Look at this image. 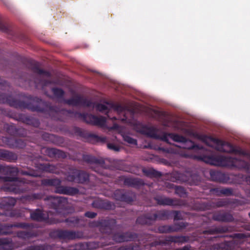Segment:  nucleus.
<instances>
[{
    "label": "nucleus",
    "instance_id": "nucleus-1",
    "mask_svg": "<svg viewBox=\"0 0 250 250\" xmlns=\"http://www.w3.org/2000/svg\"><path fill=\"white\" fill-rule=\"evenodd\" d=\"M41 157L40 156L34 157L30 156L31 165L36 168V169L35 170L31 168H27L26 170H19L16 167L0 165V172L3 175L0 176V179L4 182H17L20 184H24L28 183V181L25 180V179L19 178L18 177L19 173L22 175L34 177H40L42 172H47L56 174L60 173L59 164L54 165L49 163H40L38 161Z\"/></svg>",
    "mask_w": 250,
    "mask_h": 250
},
{
    "label": "nucleus",
    "instance_id": "nucleus-2",
    "mask_svg": "<svg viewBox=\"0 0 250 250\" xmlns=\"http://www.w3.org/2000/svg\"><path fill=\"white\" fill-rule=\"evenodd\" d=\"M38 98L40 100L41 103L42 102V104L40 103V104L38 103L37 105H40L43 110L34 111V112L44 113L50 116L55 114L57 115H62L66 117L65 119L74 118L100 127H103L105 125L106 120L105 117H97L91 114L82 113L72 110L62 109L59 111L58 107L56 106L51 105L50 103L43 101L41 98Z\"/></svg>",
    "mask_w": 250,
    "mask_h": 250
},
{
    "label": "nucleus",
    "instance_id": "nucleus-3",
    "mask_svg": "<svg viewBox=\"0 0 250 250\" xmlns=\"http://www.w3.org/2000/svg\"><path fill=\"white\" fill-rule=\"evenodd\" d=\"M173 216L174 221L183 220L181 212L179 210L167 209H153L146 212L137 217L136 224L141 225L152 226L156 221H165L170 219Z\"/></svg>",
    "mask_w": 250,
    "mask_h": 250
},
{
    "label": "nucleus",
    "instance_id": "nucleus-4",
    "mask_svg": "<svg viewBox=\"0 0 250 250\" xmlns=\"http://www.w3.org/2000/svg\"><path fill=\"white\" fill-rule=\"evenodd\" d=\"M44 194L42 192H33L22 196L21 199L27 202H33L43 199L44 201H49V207L54 209L57 213H61L65 207L67 199L61 196H48L44 198Z\"/></svg>",
    "mask_w": 250,
    "mask_h": 250
},
{
    "label": "nucleus",
    "instance_id": "nucleus-5",
    "mask_svg": "<svg viewBox=\"0 0 250 250\" xmlns=\"http://www.w3.org/2000/svg\"><path fill=\"white\" fill-rule=\"evenodd\" d=\"M41 102L38 97L31 99L28 102L17 100L12 96L0 93V104H7L9 106L21 110L27 109L31 111H42L38 103ZM42 104V102L41 103Z\"/></svg>",
    "mask_w": 250,
    "mask_h": 250
},
{
    "label": "nucleus",
    "instance_id": "nucleus-6",
    "mask_svg": "<svg viewBox=\"0 0 250 250\" xmlns=\"http://www.w3.org/2000/svg\"><path fill=\"white\" fill-rule=\"evenodd\" d=\"M208 159L207 163L222 167L241 168H246L248 166L245 161L230 156L211 155L208 157Z\"/></svg>",
    "mask_w": 250,
    "mask_h": 250
},
{
    "label": "nucleus",
    "instance_id": "nucleus-7",
    "mask_svg": "<svg viewBox=\"0 0 250 250\" xmlns=\"http://www.w3.org/2000/svg\"><path fill=\"white\" fill-rule=\"evenodd\" d=\"M190 237L188 236L183 235H168L165 237L153 241V242L146 245L145 248L146 249L150 250H155L153 248H157L160 246H167L170 245L172 243L181 244L190 242Z\"/></svg>",
    "mask_w": 250,
    "mask_h": 250
},
{
    "label": "nucleus",
    "instance_id": "nucleus-8",
    "mask_svg": "<svg viewBox=\"0 0 250 250\" xmlns=\"http://www.w3.org/2000/svg\"><path fill=\"white\" fill-rule=\"evenodd\" d=\"M1 114L10 118L21 122L28 125H31L35 127H38L40 125V121L30 116L24 114L20 113L16 114L10 109L0 108Z\"/></svg>",
    "mask_w": 250,
    "mask_h": 250
},
{
    "label": "nucleus",
    "instance_id": "nucleus-9",
    "mask_svg": "<svg viewBox=\"0 0 250 250\" xmlns=\"http://www.w3.org/2000/svg\"><path fill=\"white\" fill-rule=\"evenodd\" d=\"M50 236L67 242L76 239H82L84 237V234L83 231L80 230L58 229L51 231Z\"/></svg>",
    "mask_w": 250,
    "mask_h": 250
},
{
    "label": "nucleus",
    "instance_id": "nucleus-10",
    "mask_svg": "<svg viewBox=\"0 0 250 250\" xmlns=\"http://www.w3.org/2000/svg\"><path fill=\"white\" fill-rule=\"evenodd\" d=\"M64 175L65 180L69 182L84 184L89 180V174L87 172L76 168H69Z\"/></svg>",
    "mask_w": 250,
    "mask_h": 250
},
{
    "label": "nucleus",
    "instance_id": "nucleus-11",
    "mask_svg": "<svg viewBox=\"0 0 250 250\" xmlns=\"http://www.w3.org/2000/svg\"><path fill=\"white\" fill-rule=\"evenodd\" d=\"M116 225V220L114 219L108 218L100 219L91 223L90 226L98 227L103 233L110 234L114 229Z\"/></svg>",
    "mask_w": 250,
    "mask_h": 250
},
{
    "label": "nucleus",
    "instance_id": "nucleus-12",
    "mask_svg": "<svg viewBox=\"0 0 250 250\" xmlns=\"http://www.w3.org/2000/svg\"><path fill=\"white\" fill-rule=\"evenodd\" d=\"M30 216L32 220L38 222H43L49 225L56 224L59 222L58 219L56 217H49L48 214H44L43 210L40 208L31 210Z\"/></svg>",
    "mask_w": 250,
    "mask_h": 250
},
{
    "label": "nucleus",
    "instance_id": "nucleus-13",
    "mask_svg": "<svg viewBox=\"0 0 250 250\" xmlns=\"http://www.w3.org/2000/svg\"><path fill=\"white\" fill-rule=\"evenodd\" d=\"M153 199L159 206L179 207L185 206L186 204L184 200L176 198H171L160 194L156 195Z\"/></svg>",
    "mask_w": 250,
    "mask_h": 250
},
{
    "label": "nucleus",
    "instance_id": "nucleus-14",
    "mask_svg": "<svg viewBox=\"0 0 250 250\" xmlns=\"http://www.w3.org/2000/svg\"><path fill=\"white\" fill-rule=\"evenodd\" d=\"M168 136L174 142L184 143L185 146L183 147L185 148L195 150H203L204 149L202 146L194 144L193 141L188 140L187 138L183 136L173 133H169Z\"/></svg>",
    "mask_w": 250,
    "mask_h": 250
},
{
    "label": "nucleus",
    "instance_id": "nucleus-15",
    "mask_svg": "<svg viewBox=\"0 0 250 250\" xmlns=\"http://www.w3.org/2000/svg\"><path fill=\"white\" fill-rule=\"evenodd\" d=\"M216 239V237H210L201 243V248L205 250H211L212 249L218 250H231V243L230 242L226 241L224 243L213 245L212 242Z\"/></svg>",
    "mask_w": 250,
    "mask_h": 250
},
{
    "label": "nucleus",
    "instance_id": "nucleus-16",
    "mask_svg": "<svg viewBox=\"0 0 250 250\" xmlns=\"http://www.w3.org/2000/svg\"><path fill=\"white\" fill-rule=\"evenodd\" d=\"M177 180L181 183H185L190 186H197L199 184L201 178L197 174L186 172L184 173L178 174Z\"/></svg>",
    "mask_w": 250,
    "mask_h": 250
},
{
    "label": "nucleus",
    "instance_id": "nucleus-17",
    "mask_svg": "<svg viewBox=\"0 0 250 250\" xmlns=\"http://www.w3.org/2000/svg\"><path fill=\"white\" fill-rule=\"evenodd\" d=\"M113 244L112 242H105L101 243L100 242H88L86 243H79L73 246V250H85V249H96L99 248H102L104 246Z\"/></svg>",
    "mask_w": 250,
    "mask_h": 250
},
{
    "label": "nucleus",
    "instance_id": "nucleus-18",
    "mask_svg": "<svg viewBox=\"0 0 250 250\" xmlns=\"http://www.w3.org/2000/svg\"><path fill=\"white\" fill-rule=\"evenodd\" d=\"M64 102L68 105L74 106L81 105L83 106L91 107L93 105V102L90 100L78 95L74 98L65 100Z\"/></svg>",
    "mask_w": 250,
    "mask_h": 250
},
{
    "label": "nucleus",
    "instance_id": "nucleus-19",
    "mask_svg": "<svg viewBox=\"0 0 250 250\" xmlns=\"http://www.w3.org/2000/svg\"><path fill=\"white\" fill-rule=\"evenodd\" d=\"M17 223H25L27 224L28 225L25 228H20L21 229H25L26 230L18 231L17 233L18 237L26 240L35 237L37 235L36 232L33 230L34 225L32 223L25 222H18Z\"/></svg>",
    "mask_w": 250,
    "mask_h": 250
},
{
    "label": "nucleus",
    "instance_id": "nucleus-20",
    "mask_svg": "<svg viewBox=\"0 0 250 250\" xmlns=\"http://www.w3.org/2000/svg\"><path fill=\"white\" fill-rule=\"evenodd\" d=\"M28 226L27 224L25 223L3 224L0 223V235L11 234L12 232L11 229L12 228H25Z\"/></svg>",
    "mask_w": 250,
    "mask_h": 250
},
{
    "label": "nucleus",
    "instance_id": "nucleus-21",
    "mask_svg": "<svg viewBox=\"0 0 250 250\" xmlns=\"http://www.w3.org/2000/svg\"><path fill=\"white\" fill-rule=\"evenodd\" d=\"M18 155L12 151L7 149L0 148V160L13 163L18 160Z\"/></svg>",
    "mask_w": 250,
    "mask_h": 250
},
{
    "label": "nucleus",
    "instance_id": "nucleus-22",
    "mask_svg": "<svg viewBox=\"0 0 250 250\" xmlns=\"http://www.w3.org/2000/svg\"><path fill=\"white\" fill-rule=\"evenodd\" d=\"M92 206L94 208L105 210H111L115 208L114 204L111 202L100 199L94 200Z\"/></svg>",
    "mask_w": 250,
    "mask_h": 250
},
{
    "label": "nucleus",
    "instance_id": "nucleus-23",
    "mask_svg": "<svg viewBox=\"0 0 250 250\" xmlns=\"http://www.w3.org/2000/svg\"><path fill=\"white\" fill-rule=\"evenodd\" d=\"M75 131L80 136L94 140L96 142L105 143L106 142V138L105 137L99 136L95 134L86 132L80 128H76Z\"/></svg>",
    "mask_w": 250,
    "mask_h": 250
},
{
    "label": "nucleus",
    "instance_id": "nucleus-24",
    "mask_svg": "<svg viewBox=\"0 0 250 250\" xmlns=\"http://www.w3.org/2000/svg\"><path fill=\"white\" fill-rule=\"evenodd\" d=\"M209 173L210 178L213 181L225 184L229 179L227 175L219 171L210 170Z\"/></svg>",
    "mask_w": 250,
    "mask_h": 250
},
{
    "label": "nucleus",
    "instance_id": "nucleus-25",
    "mask_svg": "<svg viewBox=\"0 0 250 250\" xmlns=\"http://www.w3.org/2000/svg\"><path fill=\"white\" fill-rule=\"evenodd\" d=\"M212 219L214 221L222 222H232L234 220L233 215L229 212H216L213 214Z\"/></svg>",
    "mask_w": 250,
    "mask_h": 250
},
{
    "label": "nucleus",
    "instance_id": "nucleus-26",
    "mask_svg": "<svg viewBox=\"0 0 250 250\" xmlns=\"http://www.w3.org/2000/svg\"><path fill=\"white\" fill-rule=\"evenodd\" d=\"M229 230V228L227 226H212L203 230L202 233L203 234L213 235L227 232Z\"/></svg>",
    "mask_w": 250,
    "mask_h": 250
},
{
    "label": "nucleus",
    "instance_id": "nucleus-27",
    "mask_svg": "<svg viewBox=\"0 0 250 250\" xmlns=\"http://www.w3.org/2000/svg\"><path fill=\"white\" fill-rule=\"evenodd\" d=\"M124 184L128 187L139 188L145 185L144 181L139 178L123 177Z\"/></svg>",
    "mask_w": 250,
    "mask_h": 250
},
{
    "label": "nucleus",
    "instance_id": "nucleus-28",
    "mask_svg": "<svg viewBox=\"0 0 250 250\" xmlns=\"http://www.w3.org/2000/svg\"><path fill=\"white\" fill-rule=\"evenodd\" d=\"M45 153L50 158L57 157L65 159L67 157L66 153L65 152L55 148H46L45 149Z\"/></svg>",
    "mask_w": 250,
    "mask_h": 250
},
{
    "label": "nucleus",
    "instance_id": "nucleus-29",
    "mask_svg": "<svg viewBox=\"0 0 250 250\" xmlns=\"http://www.w3.org/2000/svg\"><path fill=\"white\" fill-rule=\"evenodd\" d=\"M216 142L218 145H220L222 146H227L228 147H229L230 148V150L229 152V153H234L244 156L246 155V153L245 151L243 150L240 148H236L229 143L226 142L219 139H216Z\"/></svg>",
    "mask_w": 250,
    "mask_h": 250
},
{
    "label": "nucleus",
    "instance_id": "nucleus-30",
    "mask_svg": "<svg viewBox=\"0 0 250 250\" xmlns=\"http://www.w3.org/2000/svg\"><path fill=\"white\" fill-rule=\"evenodd\" d=\"M79 189L76 187L62 186L58 190V193L67 195L69 196H75L78 194Z\"/></svg>",
    "mask_w": 250,
    "mask_h": 250
},
{
    "label": "nucleus",
    "instance_id": "nucleus-31",
    "mask_svg": "<svg viewBox=\"0 0 250 250\" xmlns=\"http://www.w3.org/2000/svg\"><path fill=\"white\" fill-rule=\"evenodd\" d=\"M42 184L45 186L55 187V192L58 193V189L62 186V180L59 178L44 179L42 180Z\"/></svg>",
    "mask_w": 250,
    "mask_h": 250
},
{
    "label": "nucleus",
    "instance_id": "nucleus-32",
    "mask_svg": "<svg viewBox=\"0 0 250 250\" xmlns=\"http://www.w3.org/2000/svg\"><path fill=\"white\" fill-rule=\"evenodd\" d=\"M240 201L237 199H220L214 203L216 208L226 207L230 205H239Z\"/></svg>",
    "mask_w": 250,
    "mask_h": 250
},
{
    "label": "nucleus",
    "instance_id": "nucleus-33",
    "mask_svg": "<svg viewBox=\"0 0 250 250\" xmlns=\"http://www.w3.org/2000/svg\"><path fill=\"white\" fill-rule=\"evenodd\" d=\"M140 132L145 135H146L148 137L152 138L154 139H159L160 135L157 134L158 129L154 126H143Z\"/></svg>",
    "mask_w": 250,
    "mask_h": 250
},
{
    "label": "nucleus",
    "instance_id": "nucleus-34",
    "mask_svg": "<svg viewBox=\"0 0 250 250\" xmlns=\"http://www.w3.org/2000/svg\"><path fill=\"white\" fill-rule=\"evenodd\" d=\"M83 159L84 162L89 164H95L103 167L104 161L103 159H99L91 155L83 154Z\"/></svg>",
    "mask_w": 250,
    "mask_h": 250
},
{
    "label": "nucleus",
    "instance_id": "nucleus-35",
    "mask_svg": "<svg viewBox=\"0 0 250 250\" xmlns=\"http://www.w3.org/2000/svg\"><path fill=\"white\" fill-rule=\"evenodd\" d=\"M16 200L13 197H6L2 199L0 202V208L3 210H9L16 204Z\"/></svg>",
    "mask_w": 250,
    "mask_h": 250
},
{
    "label": "nucleus",
    "instance_id": "nucleus-36",
    "mask_svg": "<svg viewBox=\"0 0 250 250\" xmlns=\"http://www.w3.org/2000/svg\"><path fill=\"white\" fill-rule=\"evenodd\" d=\"M125 242L129 241H133L139 237H145L146 238H150V235L147 233H144V234H138L135 232H131V231H126L125 232Z\"/></svg>",
    "mask_w": 250,
    "mask_h": 250
},
{
    "label": "nucleus",
    "instance_id": "nucleus-37",
    "mask_svg": "<svg viewBox=\"0 0 250 250\" xmlns=\"http://www.w3.org/2000/svg\"><path fill=\"white\" fill-rule=\"evenodd\" d=\"M3 188L5 191L12 192L16 194L23 193L27 190L26 188H21L19 186L15 185L6 184L3 187Z\"/></svg>",
    "mask_w": 250,
    "mask_h": 250
},
{
    "label": "nucleus",
    "instance_id": "nucleus-38",
    "mask_svg": "<svg viewBox=\"0 0 250 250\" xmlns=\"http://www.w3.org/2000/svg\"><path fill=\"white\" fill-rule=\"evenodd\" d=\"M83 220V217H70L66 219H65L64 221H60L59 223L64 222L67 223L69 226H72L74 227L78 226L80 221Z\"/></svg>",
    "mask_w": 250,
    "mask_h": 250
},
{
    "label": "nucleus",
    "instance_id": "nucleus-39",
    "mask_svg": "<svg viewBox=\"0 0 250 250\" xmlns=\"http://www.w3.org/2000/svg\"><path fill=\"white\" fill-rule=\"evenodd\" d=\"M170 188L175 189V193L180 197H185L187 196V192L186 189L181 186H175L174 184L169 185Z\"/></svg>",
    "mask_w": 250,
    "mask_h": 250
},
{
    "label": "nucleus",
    "instance_id": "nucleus-40",
    "mask_svg": "<svg viewBox=\"0 0 250 250\" xmlns=\"http://www.w3.org/2000/svg\"><path fill=\"white\" fill-rule=\"evenodd\" d=\"M16 139L12 137H2L1 140L3 144H0V145L1 146H6L10 148L14 149L15 147H12V146H15Z\"/></svg>",
    "mask_w": 250,
    "mask_h": 250
},
{
    "label": "nucleus",
    "instance_id": "nucleus-41",
    "mask_svg": "<svg viewBox=\"0 0 250 250\" xmlns=\"http://www.w3.org/2000/svg\"><path fill=\"white\" fill-rule=\"evenodd\" d=\"M143 172L145 175L150 178H158L162 176L160 172L153 168L143 169Z\"/></svg>",
    "mask_w": 250,
    "mask_h": 250
},
{
    "label": "nucleus",
    "instance_id": "nucleus-42",
    "mask_svg": "<svg viewBox=\"0 0 250 250\" xmlns=\"http://www.w3.org/2000/svg\"><path fill=\"white\" fill-rule=\"evenodd\" d=\"M135 195L134 193L130 191L125 190L123 192V195L121 202L130 203L133 201Z\"/></svg>",
    "mask_w": 250,
    "mask_h": 250
},
{
    "label": "nucleus",
    "instance_id": "nucleus-43",
    "mask_svg": "<svg viewBox=\"0 0 250 250\" xmlns=\"http://www.w3.org/2000/svg\"><path fill=\"white\" fill-rule=\"evenodd\" d=\"M32 71L39 75H44L47 77H50L51 76L50 73L46 70H44L42 69H41L38 64L37 63H35L32 66L31 68Z\"/></svg>",
    "mask_w": 250,
    "mask_h": 250
},
{
    "label": "nucleus",
    "instance_id": "nucleus-44",
    "mask_svg": "<svg viewBox=\"0 0 250 250\" xmlns=\"http://www.w3.org/2000/svg\"><path fill=\"white\" fill-rule=\"evenodd\" d=\"M118 250H143L139 244H129L118 247Z\"/></svg>",
    "mask_w": 250,
    "mask_h": 250
},
{
    "label": "nucleus",
    "instance_id": "nucleus-45",
    "mask_svg": "<svg viewBox=\"0 0 250 250\" xmlns=\"http://www.w3.org/2000/svg\"><path fill=\"white\" fill-rule=\"evenodd\" d=\"M176 230L174 229V227L171 225H162L158 228V231L160 233H169L174 232Z\"/></svg>",
    "mask_w": 250,
    "mask_h": 250
},
{
    "label": "nucleus",
    "instance_id": "nucleus-46",
    "mask_svg": "<svg viewBox=\"0 0 250 250\" xmlns=\"http://www.w3.org/2000/svg\"><path fill=\"white\" fill-rule=\"evenodd\" d=\"M56 146H64L66 145L64 138L63 137L59 136L56 135H54L52 143Z\"/></svg>",
    "mask_w": 250,
    "mask_h": 250
},
{
    "label": "nucleus",
    "instance_id": "nucleus-47",
    "mask_svg": "<svg viewBox=\"0 0 250 250\" xmlns=\"http://www.w3.org/2000/svg\"><path fill=\"white\" fill-rule=\"evenodd\" d=\"M5 131L11 136H15L16 132V126L14 124H5L3 126Z\"/></svg>",
    "mask_w": 250,
    "mask_h": 250
},
{
    "label": "nucleus",
    "instance_id": "nucleus-48",
    "mask_svg": "<svg viewBox=\"0 0 250 250\" xmlns=\"http://www.w3.org/2000/svg\"><path fill=\"white\" fill-rule=\"evenodd\" d=\"M125 232H116L113 234L112 240L115 242L121 243L125 242Z\"/></svg>",
    "mask_w": 250,
    "mask_h": 250
},
{
    "label": "nucleus",
    "instance_id": "nucleus-49",
    "mask_svg": "<svg viewBox=\"0 0 250 250\" xmlns=\"http://www.w3.org/2000/svg\"><path fill=\"white\" fill-rule=\"evenodd\" d=\"M12 245V240L10 238H0V250H5L6 246L11 247Z\"/></svg>",
    "mask_w": 250,
    "mask_h": 250
},
{
    "label": "nucleus",
    "instance_id": "nucleus-50",
    "mask_svg": "<svg viewBox=\"0 0 250 250\" xmlns=\"http://www.w3.org/2000/svg\"><path fill=\"white\" fill-rule=\"evenodd\" d=\"M195 209L204 211L209 208L208 204L203 202H197L194 205Z\"/></svg>",
    "mask_w": 250,
    "mask_h": 250
},
{
    "label": "nucleus",
    "instance_id": "nucleus-51",
    "mask_svg": "<svg viewBox=\"0 0 250 250\" xmlns=\"http://www.w3.org/2000/svg\"><path fill=\"white\" fill-rule=\"evenodd\" d=\"M189 225V223L186 222H180L174 223L173 225H172L174 227V229L176 230L174 232H178L183 229H185Z\"/></svg>",
    "mask_w": 250,
    "mask_h": 250
},
{
    "label": "nucleus",
    "instance_id": "nucleus-52",
    "mask_svg": "<svg viewBox=\"0 0 250 250\" xmlns=\"http://www.w3.org/2000/svg\"><path fill=\"white\" fill-rule=\"evenodd\" d=\"M51 247L47 245L31 246L27 247L25 250H50Z\"/></svg>",
    "mask_w": 250,
    "mask_h": 250
},
{
    "label": "nucleus",
    "instance_id": "nucleus-53",
    "mask_svg": "<svg viewBox=\"0 0 250 250\" xmlns=\"http://www.w3.org/2000/svg\"><path fill=\"white\" fill-rule=\"evenodd\" d=\"M54 96L57 98H62L64 94V91L60 88L54 87L52 89Z\"/></svg>",
    "mask_w": 250,
    "mask_h": 250
},
{
    "label": "nucleus",
    "instance_id": "nucleus-54",
    "mask_svg": "<svg viewBox=\"0 0 250 250\" xmlns=\"http://www.w3.org/2000/svg\"><path fill=\"white\" fill-rule=\"evenodd\" d=\"M230 196L234 195V190L231 188L222 187V196Z\"/></svg>",
    "mask_w": 250,
    "mask_h": 250
},
{
    "label": "nucleus",
    "instance_id": "nucleus-55",
    "mask_svg": "<svg viewBox=\"0 0 250 250\" xmlns=\"http://www.w3.org/2000/svg\"><path fill=\"white\" fill-rule=\"evenodd\" d=\"M124 189H117L113 193V198L116 200L121 201L123 200L122 197Z\"/></svg>",
    "mask_w": 250,
    "mask_h": 250
},
{
    "label": "nucleus",
    "instance_id": "nucleus-56",
    "mask_svg": "<svg viewBox=\"0 0 250 250\" xmlns=\"http://www.w3.org/2000/svg\"><path fill=\"white\" fill-rule=\"evenodd\" d=\"M210 193L216 196H222V187H215L209 189Z\"/></svg>",
    "mask_w": 250,
    "mask_h": 250
},
{
    "label": "nucleus",
    "instance_id": "nucleus-57",
    "mask_svg": "<svg viewBox=\"0 0 250 250\" xmlns=\"http://www.w3.org/2000/svg\"><path fill=\"white\" fill-rule=\"evenodd\" d=\"M26 146V143L21 139H16L15 144V148H23Z\"/></svg>",
    "mask_w": 250,
    "mask_h": 250
},
{
    "label": "nucleus",
    "instance_id": "nucleus-58",
    "mask_svg": "<svg viewBox=\"0 0 250 250\" xmlns=\"http://www.w3.org/2000/svg\"><path fill=\"white\" fill-rule=\"evenodd\" d=\"M54 135L53 134H50L47 132H43L42 134V139L50 143H52L53 140V137H54Z\"/></svg>",
    "mask_w": 250,
    "mask_h": 250
},
{
    "label": "nucleus",
    "instance_id": "nucleus-59",
    "mask_svg": "<svg viewBox=\"0 0 250 250\" xmlns=\"http://www.w3.org/2000/svg\"><path fill=\"white\" fill-rule=\"evenodd\" d=\"M16 132L15 136L16 137H25L27 135V131L23 128H16Z\"/></svg>",
    "mask_w": 250,
    "mask_h": 250
},
{
    "label": "nucleus",
    "instance_id": "nucleus-60",
    "mask_svg": "<svg viewBox=\"0 0 250 250\" xmlns=\"http://www.w3.org/2000/svg\"><path fill=\"white\" fill-rule=\"evenodd\" d=\"M124 140L128 144L136 145L137 144V140L129 136L125 135L124 136Z\"/></svg>",
    "mask_w": 250,
    "mask_h": 250
},
{
    "label": "nucleus",
    "instance_id": "nucleus-61",
    "mask_svg": "<svg viewBox=\"0 0 250 250\" xmlns=\"http://www.w3.org/2000/svg\"><path fill=\"white\" fill-rule=\"evenodd\" d=\"M107 147L109 149L113 150L115 152H118L120 150L121 147L119 146L116 145L113 143H107Z\"/></svg>",
    "mask_w": 250,
    "mask_h": 250
},
{
    "label": "nucleus",
    "instance_id": "nucleus-62",
    "mask_svg": "<svg viewBox=\"0 0 250 250\" xmlns=\"http://www.w3.org/2000/svg\"><path fill=\"white\" fill-rule=\"evenodd\" d=\"M95 108L97 110L101 112L105 111L108 110L107 106L106 105L102 104H97V105L95 106Z\"/></svg>",
    "mask_w": 250,
    "mask_h": 250
},
{
    "label": "nucleus",
    "instance_id": "nucleus-63",
    "mask_svg": "<svg viewBox=\"0 0 250 250\" xmlns=\"http://www.w3.org/2000/svg\"><path fill=\"white\" fill-rule=\"evenodd\" d=\"M35 83L36 85V86H38V84H41L42 86H46L48 84H49L51 83V82L49 81L46 80H42V79H40L39 81H37V80H35Z\"/></svg>",
    "mask_w": 250,
    "mask_h": 250
},
{
    "label": "nucleus",
    "instance_id": "nucleus-64",
    "mask_svg": "<svg viewBox=\"0 0 250 250\" xmlns=\"http://www.w3.org/2000/svg\"><path fill=\"white\" fill-rule=\"evenodd\" d=\"M97 215V213L92 211H86L84 213V216L91 219L95 218Z\"/></svg>",
    "mask_w": 250,
    "mask_h": 250
}]
</instances>
